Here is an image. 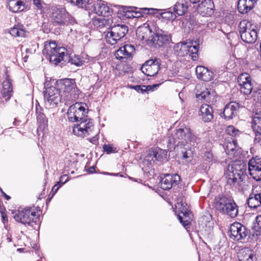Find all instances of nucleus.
I'll return each mask as SVG.
<instances>
[{
	"instance_id": "nucleus-1",
	"label": "nucleus",
	"mask_w": 261,
	"mask_h": 261,
	"mask_svg": "<svg viewBox=\"0 0 261 261\" xmlns=\"http://www.w3.org/2000/svg\"><path fill=\"white\" fill-rule=\"evenodd\" d=\"M227 184L230 186L242 188L245 180L248 177L246 174V166L240 161L229 164L225 173Z\"/></svg>"
},
{
	"instance_id": "nucleus-2",
	"label": "nucleus",
	"mask_w": 261,
	"mask_h": 261,
	"mask_svg": "<svg viewBox=\"0 0 261 261\" xmlns=\"http://www.w3.org/2000/svg\"><path fill=\"white\" fill-rule=\"evenodd\" d=\"M41 213L40 207L35 205L19 207L12 212L13 218L16 222L28 226H33L34 223L37 224Z\"/></svg>"
},
{
	"instance_id": "nucleus-3",
	"label": "nucleus",
	"mask_w": 261,
	"mask_h": 261,
	"mask_svg": "<svg viewBox=\"0 0 261 261\" xmlns=\"http://www.w3.org/2000/svg\"><path fill=\"white\" fill-rule=\"evenodd\" d=\"M56 86L60 91L65 105L75 101L79 97L80 90L74 79H63L57 81Z\"/></svg>"
},
{
	"instance_id": "nucleus-4",
	"label": "nucleus",
	"mask_w": 261,
	"mask_h": 261,
	"mask_svg": "<svg viewBox=\"0 0 261 261\" xmlns=\"http://www.w3.org/2000/svg\"><path fill=\"white\" fill-rule=\"evenodd\" d=\"M42 51L44 55L49 57L50 62L56 65L67 57V49L64 47L58 46L55 41H45Z\"/></svg>"
},
{
	"instance_id": "nucleus-5",
	"label": "nucleus",
	"mask_w": 261,
	"mask_h": 261,
	"mask_svg": "<svg viewBox=\"0 0 261 261\" xmlns=\"http://www.w3.org/2000/svg\"><path fill=\"white\" fill-rule=\"evenodd\" d=\"M215 208L231 218L236 217L238 214V207L234 200L223 195H218L215 198L214 203Z\"/></svg>"
},
{
	"instance_id": "nucleus-6",
	"label": "nucleus",
	"mask_w": 261,
	"mask_h": 261,
	"mask_svg": "<svg viewBox=\"0 0 261 261\" xmlns=\"http://www.w3.org/2000/svg\"><path fill=\"white\" fill-rule=\"evenodd\" d=\"M239 30L242 40L247 43H254L257 38V27L247 19L241 20Z\"/></svg>"
},
{
	"instance_id": "nucleus-7",
	"label": "nucleus",
	"mask_w": 261,
	"mask_h": 261,
	"mask_svg": "<svg viewBox=\"0 0 261 261\" xmlns=\"http://www.w3.org/2000/svg\"><path fill=\"white\" fill-rule=\"evenodd\" d=\"M199 44L193 45L192 42H180L176 43L173 47L174 53L179 57L189 55L193 61L198 59Z\"/></svg>"
},
{
	"instance_id": "nucleus-8",
	"label": "nucleus",
	"mask_w": 261,
	"mask_h": 261,
	"mask_svg": "<svg viewBox=\"0 0 261 261\" xmlns=\"http://www.w3.org/2000/svg\"><path fill=\"white\" fill-rule=\"evenodd\" d=\"M86 105L81 102H76L69 107L67 112V116L71 122H76L87 120L88 111L85 108Z\"/></svg>"
},
{
	"instance_id": "nucleus-9",
	"label": "nucleus",
	"mask_w": 261,
	"mask_h": 261,
	"mask_svg": "<svg viewBox=\"0 0 261 261\" xmlns=\"http://www.w3.org/2000/svg\"><path fill=\"white\" fill-rule=\"evenodd\" d=\"M72 130L74 135L80 137L93 136L97 134L93 123L88 120L82 121L80 124L74 125Z\"/></svg>"
},
{
	"instance_id": "nucleus-10",
	"label": "nucleus",
	"mask_w": 261,
	"mask_h": 261,
	"mask_svg": "<svg viewBox=\"0 0 261 261\" xmlns=\"http://www.w3.org/2000/svg\"><path fill=\"white\" fill-rule=\"evenodd\" d=\"M191 132L190 128L185 127V128H179L176 129L172 134L171 137L169 139L170 144L173 145L177 143L184 145L191 140Z\"/></svg>"
},
{
	"instance_id": "nucleus-11",
	"label": "nucleus",
	"mask_w": 261,
	"mask_h": 261,
	"mask_svg": "<svg viewBox=\"0 0 261 261\" xmlns=\"http://www.w3.org/2000/svg\"><path fill=\"white\" fill-rule=\"evenodd\" d=\"M57 87H45L43 91L44 98L50 106H57L60 102L64 103L63 96Z\"/></svg>"
},
{
	"instance_id": "nucleus-12",
	"label": "nucleus",
	"mask_w": 261,
	"mask_h": 261,
	"mask_svg": "<svg viewBox=\"0 0 261 261\" xmlns=\"http://www.w3.org/2000/svg\"><path fill=\"white\" fill-rule=\"evenodd\" d=\"M239 89L240 92L244 95H249L253 90V83L249 74L244 72L240 74L237 79Z\"/></svg>"
},
{
	"instance_id": "nucleus-13",
	"label": "nucleus",
	"mask_w": 261,
	"mask_h": 261,
	"mask_svg": "<svg viewBox=\"0 0 261 261\" xmlns=\"http://www.w3.org/2000/svg\"><path fill=\"white\" fill-rule=\"evenodd\" d=\"M195 90L196 96L199 99L204 100L208 103H212L216 101V93L211 89H207L204 85H197Z\"/></svg>"
},
{
	"instance_id": "nucleus-14",
	"label": "nucleus",
	"mask_w": 261,
	"mask_h": 261,
	"mask_svg": "<svg viewBox=\"0 0 261 261\" xmlns=\"http://www.w3.org/2000/svg\"><path fill=\"white\" fill-rule=\"evenodd\" d=\"M229 232V237L235 241L245 239L248 233L246 227L238 222H235L230 225Z\"/></svg>"
},
{
	"instance_id": "nucleus-15",
	"label": "nucleus",
	"mask_w": 261,
	"mask_h": 261,
	"mask_svg": "<svg viewBox=\"0 0 261 261\" xmlns=\"http://www.w3.org/2000/svg\"><path fill=\"white\" fill-rule=\"evenodd\" d=\"M161 66L160 59L155 58L146 61L141 67V70L143 73L148 76H152L155 75L159 71Z\"/></svg>"
},
{
	"instance_id": "nucleus-16",
	"label": "nucleus",
	"mask_w": 261,
	"mask_h": 261,
	"mask_svg": "<svg viewBox=\"0 0 261 261\" xmlns=\"http://www.w3.org/2000/svg\"><path fill=\"white\" fill-rule=\"evenodd\" d=\"M135 51V48L133 45L126 44L116 50L115 56L117 59L125 62L127 60L132 59Z\"/></svg>"
},
{
	"instance_id": "nucleus-17",
	"label": "nucleus",
	"mask_w": 261,
	"mask_h": 261,
	"mask_svg": "<svg viewBox=\"0 0 261 261\" xmlns=\"http://www.w3.org/2000/svg\"><path fill=\"white\" fill-rule=\"evenodd\" d=\"M180 180V177L177 174H166L160 181L161 188L164 190H169L177 185Z\"/></svg>"
},
{
	"instance_id": "nucleus-18",
	"label": "nucleus",
	"mask_w": 261,
	"mask_h": 261,
	"mask_svg": "<svg viewBox=\"0 0 261 261\" xmlns=\"http://www.w3.org/2000/svg\"><path fill=\"white\" fill-rule=\"evenodd\" d=\"M250 175L256 181L261 180V159L252 158L248 162Z\"/></svg>"
},
{
	"instance_id": "nucleus-19",
	"label": "nucleus",
	"mask_w": 261,
	"mask_h": 261,
	"mask_svg": "<svg viewBox=\"0 0 261 261\" xmlns=\"http://www.w3.org/2000/svg\"><path fill=\"white\" fill-rule=\"evenodd\" d=\"M248 206L252 209H256L261 206V190L260 187L253 188L247 199Z\"/></svg>"
},
{
	"instance_id": "nucleus-20",
	"label": "nucleus",
	"mask_w": 261,
	"mask_h": 261,
	"mask_svg": "<svg viewBox=\"0 0 261 261\" xmlns=\"http://www.w3.org/2000/svg\"><path fill=\"white\" fill-rule=\"evenodd\" d=\"M240 104L235 101H230L223 109V115L225 119L230 120L238 115Z\"/></svg>"
},
{
	"instance_id": "nucleus-21",
	"label": "nucleus",
	"mask_w": 261,
	"mask_h": 261,
	"mask_svg": "<svg viewBox=\"0 0 261 261\" xmlns=\"http://www.w3.org/2000/svg\"><path fill=\"white\" fill-rule=\"evenodd\" d=\"M177 210L178 212V218L182 225L185 227L190 225L192 220L190 211L186 206H183L182 203H178Z\"/></svg>"
},
{
	"instance_id": "nucleus-22",
	"label": "nucleus",
	"mask_w": 261,
	"mask_h": 261,
	"mask_svg": "<svg viewBox=\"0 0 261 261\" xmlns=\"http://www.w3.org/2000/svg\"><path fill=\"white\" fill-rule=\"evenodd\" d=\"M92 8L95 13L103 17H109L113 13V10L103 1H93Z\"/></svg>"
},
{
	"instance_id": "nucleus-23",
	"label": "nucleus",
	"mask_w": 261,
	"mask_h": 261,
	"mask_svg": "<svg viewBox=\"0 0 261 261\" xmlns=\"http://www.w3.org/2000/svg\"><path fill=\"white\" fill-rule=\"evenodd\" d=\"M6 78L2 84V88L1 93L3 98H5L6 101H8L10 99L13 95V88L12 84V81L10 76L7 73V72H6Z\"/></svg>"
},
{
	"instance_id": "nucleus-24",
	"label": "nucleus",
	"mask_w": 261,
	"mask_h": 261,
	"mask_svg": "<svg viewBox=\"0 0 261 261\" xmlns=\"http://www.w3.org/2000/svg\"><path fill=\"white\" fill-rule=\"evenodd\" d=\"M214 113L213 108L210 105L203 103L199 108L198 116L200 119L204 122H209L214 118Z\"/></svg>"
},
{
	"instance_id": "nucleus-25",
	"label": "nucleus",
	"mask_w": 261,
	"mask_h": 261,
	"mask_svg": "<svg viewBox=\"0 0 261 261\" xmlns=\"http://www.w3.org/2000/svg\"><path fill=\"white\" fill-rule=\"evenodd\" d=\"M153 35H154V32L149 28L148 24H144L143 26L139 27L136 31V36L138 39L145 42H151Z\"/></svg>"
},
{
	"instance_id": "nucleus-26",
	"label": "nucleus",
	"mask_w": 261,
	"mask_h": 261,
	"mask_svg": "<svg viewBox=\"0 0 261 261\" xmlns=\"http://www.w3.org/2000/svg\"><path fill=\"white\" fill-rule=\"evenodd\" d=\"M197 10L202 16H211L214 12V4L211 0H204L198 5Z\"/></svg>"
},
{
	"instance_id": "nucleus-27",
	"label": "nucleus",
	"mask_w": 261,
	"mask_h": 261,
	"mask_svg": "<svg viewBox=\"0 0 261 261\" xmlns=\"http://www.w3.org/2000/svg\"><path fill=\"white\" fill-rule=\"evenodd\" d=\"M256 2L257 0H239L237 4L238 12L242 14H248L253 9Z\"/></svg>"
},
{
	"instance_id": "nucleus-28",
	"label": "nucleus",
	"mask_w": 261,
	"mask_h": 261,
	"mask_svg": "<svg viewBox=\"0 0 261 261\" xmlns=\"http://www.w3.org/2000/svg\"><path fill=\"white\" fill-rule=\"evenodd\" d=\"M42 108L39 103L36 104V114L37 122L39 124L38 128L44 130L48 126V119L43 112Z\"/></svg>"
},
{
	"instance_id": "nucleus-29",
	"label": "nucleus",
	"mask_w": 261,
	"mask_h": 261,
	"mask_svg": "<svg viewBox=\"0 0 261 261\" xmlns=\"http://www.w3.org/2000/svg\"><path fill=\"white\" fill-rule=\"evenodd\" d=\"M68 15V14L65 9L56 8L53 9L51 18L55 22L59 24H63L65 23Z\"/></svg>"
},
{
	"instance_id": "nucleus-30",
	"label": "nucleus",
	"mask_w": 261,
	"mask_h": 261,
	"mask_svg": "<svg viewBox=\"0 0 261 261\" xmlns=\"http://www.w3.org/2000/svg\"><path fill=\"white\" fill-rule=\"evenodd\" d=\"M198 79L205 82H208L213 79V72L203 66H198L195 70Z\"/></svg>"
},
{
	"instance_id": "nucleus-31",
	"label": "nucleus",
	"mask_w": 261,
	"mask_h": 261,
	"mask_svg": "<svg viewBox=\"0 0 261 261\" xmlns=\"http://www.w3.org/2000/svg\"><path fill=\"white\" fill-rule=\"evenodd\" d=\"M239 261H255V256L252 251L248 247L240 249L238 252Z\"/></svg>"
},
{
	"instance_id": "nucleus-32",
	"label": "nucleus",
	"mask_w": 261,
	"mask_h": 261,
	"mask_svg": "<svg viewBox=\"0 0 261 261\" xmlns=\"http://www.w3.org/2000/svg\"><path fill=\"white\" fill-rule=\"evenodd\" d=\"M169 36L167 35L160 33L155 34L154 33V35L151 39V42L159 45V46H162L169 41Z\"/></svg>"
},
{
	"instance_id": "nucleus-33",
	"label": "nucleus",
	"mask_w": 261,
	"mask_h": 261,
	"mask_svg": "<svg viewBox=\"0 0 261 261\" xmlns=\"http://www.w3.org/2000/svg\"><path fill=\"white\" fill-rule=\"evenodd\" d=\"M148 155L150 156H152L155 159V160L163 162L166 159L167 151L165 149L156 147L155 148H151L149 150Z\"/></svg>"
},
{
	"instance_id": "nucleus-34",
	"label": "nucleus",
	"mask_w": 261,
	"mask_h": 261,
	"mask_svg": "<svg viewBox=\"0 0 261 261\" xmlns=\"http://www.w3.org/2000/svg\"><path fill=\"white\" fill-rule=\"evenodd\" d=\"M68 3H70L77 7L79 8L85 10H91L93 6V0H66Z\"/></svg>"
},
{
	"instance_id": "nucleus-35",
	"label": "nucleus",
	"mask_w": 261,
	"mask_h": 261,
	"mask_svg": "<svg viewBox=\"0 0 261 261\" xmlns=\"http://www.w3.org/2000/svg\"><path fill=\"white\" fill-rule=\"evenodd\" d=\"M8 6L10 11L16 13L25 9V4L21 0L8 1Z\"/></svg>"
},
{
	"instance_id": "nucleus-36",
	"label": "nucleus",
	"mask_w": 261,
	"mask_h": 261,
	"mask_svg": "<svg viewBox=\"0 0 261 261\" xmlns=\"http://www.w3.org/2000/svg\"><path fill=\"white\" fill-rule=\"evenodd\" d=\"M188 8V2L185 1H181L175 4L173 10L178 15L182 16L187 12Z\"/></svg>"
},
{
	"instance_id": "nucleus-37",
	"label": "nucleus",
	"mask_w": 261,
	"mask_h": 261,
	"mask_svg": "<svg viewBox=\"0 0 261 261\" xmlns=\"http://www.w3.org/2000/svg\"><path fill=\"white\" fill-rule=\"evenodd\" d=\"M111 31L113 32V34L119 36L120 38H122L125 36L128 32V28L124 24H114L113 27L111 28Z\"/></svg>"
},
{
	"instance_id": "nucleus-38",
	"label": "nucleus",
	"mask_w": 261,
	"mask_h": 261,
	"mask_svg": "<svg viewBox=\"0 0 261 261\" xmlns=\"http://www.w3.org/2000/svg\"><path fill=\"white\" fill-rule=\"evenodd\" d=\"M252 127L255 135L261 134V114H255L252 121Z\"/></svg>"
},
{
	"instance_id": "nucleus-39",
	"label": "nucleus",
	"mask_w": 261,
	"mask_h": 261,
	"mask_svg": "<svg viewBox=\"0 0 261 261\" xmlns=\"http://www.w3.org/2000/svg\"><path fill=\"white\" fill-rule=\"evenodd\" d=\"M159 85H137L133 87V88L137 91L138 92H141L143 94L149 91H153L154 89L159 87Z\"/></svg>"
},
{
	"instance_id": "nucleus-40",
	"label": "nucleus",
	"mask_w": 261,
	"mask_h": 261,
	"mask_svg": "<svg viewBox=\"0 0 261 261\" xmlns=\"http://www.w3.org/2000/svg\"><path fill=\"white\" fill-rule=\"evenodd\" d=\"M140 12H135V15H132L134 17H140L143 16V14H154L158 12V10L154 8H141Z\"/></svg>"
},
{
	"instance_id": "nucleus-41",
	"label": "nucleus",
	"mask_w": 261,
	"mask_h": 261,
	"mask_svg": "<svg viewBox=\"0 0 261 261\" xmlns=\"http://www.w3.org/2000/svg\"><path fill=\"white\" fill-rule=\"evenodd\" d=\"M121 38L116 35L113 34V32L110 30L106 35V42L111 45L116 44Z\"/></svg>"
},
{
	"instance_id": "nucleus-42",
	"label": "nucleus",
	"mask_w": 261,
	"mask_h": 261,
	"mask_svg": "<svg viewBox=\"0 0 261 261\" xmlns=\"http://www.w3.org/2000/svg\"><path fill=\"white\" fill-rule=\"evenodd\" d=\"M10 34L14 37H23L25 35V32L23 29L19 28L14 26L10 30Z\"/></svg>"
},
{
	"instance_id": "nucleus-43",
	"label": "nucleus",
	"mask_w": 261,
	"mask_h": 261,
	"mask_svg": "<svg viewBox=\"0 0 261 261\" xmlns=\"http://www.w3.org/2000/svg\"><path fill=\"white\" fill-rule=\"evenodd\" d=\"M204 161L207 163H216L218 161L216 156H215L212 151H206L204 154Z\"/></svg>"
},
{
	"instance_id": "nucleus-44",
	"label": "nucleus",
	"mask_w": 261,
	"mask_h": 261,
	"mask_svg": "<svg viewBox=\"0 0 261 261\" xmlns=\"http://www.w3.org/2000/svg\"><path fill=\"white\" fill-rule=\"evenodd\" d=\"M119 19V18L118 16L114 18L113 17H108V18H102L103 23H104V25L105 27L111 30V28L113 27L114 24H115V22H114V19Z\"/></svg>"
},
{
	"instance_id": "nucleus-45",
	"label": "nucleus",
	"mask_w": 261,
	"mask_h": 261,
	"mask_svg": "<svg viewBox=\"0 0 261 261\" xmlns=\"http://www.w3.org/2000/svg\"><path fill=\"white\" fill-rule=\"evenodd\" d=\"M237 140L234 139L232 141L228 142L225 146V151L227 154H230L231 152L234 151L237 147Z\"/></svg>"
},
{
	"instance_id": "nucleus-46",
	"label": "nucleus",
	"mask_w": 261,
	"mask_h": 261,
	"mask_svg": "<svg viewBox=\"0 0 261 261\" xmlns=\"http://www.w3.org/2000/svg\"><path fill=\"white\" fill-rule=\"evenodd\" d=\"M69 62H70L72 64H74L76 66H80L84 64V60L81 59L80 57L76 56L70 57L69 58Z\"/></svg>"
},
{
	"instance_id": "nucleus-47",
	"label": "nucleus",
	"mask_w": 261,
	"mask_h": 261,
	"mask_svg": "<svg viewBox=\"0 0 261 261\" xmlns=\"http://www.w3.org/2000/svg\"><path fill=\"white\" fill-rule=\"evenodd\" d=\"M226 132L228 135L232 137H236L239 135L240 133V132L236 129L233 125L228 126L226 129Z\"/></svg>"
},
{
	"instance_id": "nucleus-48",
	"label": "nucleus",
	"mask_w": 261,
	"mask_h": 261,
	"mask_svg": "<svg viewBox=\"0 0 261 261\" xmlns=\"http://www.w3.org/2000/svg\"><path fill=\"white\" fill-rule=\"evenodd\" d=\"M0 214L2 217V222L5 224L8 223V217L7 210L4 205L0 204Z\"/></svg>"
},
{
	"instance_id": "nucleus-49",
	"label": "nucleus",
	"mask_w": 261,
	"mask_h": 261,
	"mask_svg": "<svg viewBox=\"0 0 261 261\" xmlns=\"http://www.w3.org/2000/svg\"><path fill=\"white\" fill-rule=\"evenodd\" d=\"M103 152L107 154H110L112 153H116L117 152V148L114 147L112 144H104L102 146Z\"/></svg>"
},
{
	"instance_id": "nucleus-50",
	"label": "nucleus",
	"mask_w": 261,
	"mask_h": 261,
	"mask_svg": "<svg viewBox=\"0 0 261 261\" xmlns=\"http://www.w3.org/2000/svg\"><path fill=\"white\" fill-rule=\"evenodd\" d=\"M122 65L123 68L122 69L121 71L123 73H131L133 72V67L130 64L125 63L123 64Z\"/></svg>"
},
{
	"instance_id": "nucleus-51",
	"label": "nucleus",
	"mask_w": 261,
	"mask_h": 261,
	"mask_svg": "<svg viewBox=\"0 0 261 261\" xmlns=\"http://www.w3.org/2000/svg\"><path fill=\"white\" fill-rule=\"evenodd\" d=\"M98 132H97V134L95 135H93V136H90V138H88V140L92 143L93 144L96 145L98 142V137H97Z\"/></svg>"
},
{
	"instance_id": "nucleus-52",
	"label": "nucleus",
	"mask_w": 261,
	"mask_h": 261,
	"mask_svg": "<svg viewBox=\"0 0 261 261\" xmlns=\"http://www.w3.org/2000/svg\"><path fill=\"white\" fill-rule=\"evenodd\" d=\"M94 23L95 25H96L98 28H99L105 27V25H104V23H103L102 18L95 19L94 21Z\"/></svg>"
},
{
	"instance_id": "nucleus-53",
	"label": "nucleus",
	"mask_w": 261,
	"mask_h": 261,
	"mask_svg": "<svg viewBox=\"0 0 261 261\" xmlns=\"http://www.w3.org/2000/svg\"><path fill=\"white\" fill-rule=\"evenodd\" d=\"M161 16L163 18H165L167 19H172L173 18V14L170 12H166L163 13H162Z\"/></svg>"
},
{
	"instance_id": "nucleus-54",
	"label": "nucleus",
	"mask_w": 261,
	"mask_h": 261,
	"mask_svg": "<svg viewBox=\"0 0 261 261\" xmlns=\"http://www.w3.org/2000/svg\"><path fill=\"white\" fill-rule=\"evenodd\" d=\"M62 186V184H60V182H57L52 188L51 192L52 193H54L55 194L56 192L58 191L59 189Z\"/></svg>"
},
{
	"instance_id": "nucleus-55",
	"label": "nucleus",
	"mask_w": 261,
	"mask_h": 261,
	"mask_svg": "<svg viewBox=\"0 0 261 261\" xmlns=\"http://www.w3.org/2000/svg\"><path fill=\"white\" fill-rule=\"evenodd\" d=\"M68 180V177L66 175H63L60 178V180L58 182L62 184V186Z\"/></svg>"
},
{
	"instance_id": "nucleus-56",
	"label": "nucleus",
	"mask_w": 261,
	"mask_h": 261,
	"mask_svg": "<svg viewBox=\"0 0 261 261\" xmlns=\"http://www.w3.org/2000/svg\"><path fill=\"white\" fill-rule=\"evenodd\" d=\"M41 2L42 0H33L34 5L40 10H41L43 8Z\"/></svg>"
},
{
	"instance_id": "nucleus-57",
	"label": "nucleus",
	"mask_w": 261,
	"mask_h": 261,
	"mask_svg": "<svg viewBox=\"0 0 261 261\" xmlns=\"http://www.w3.org/2000/svg\"><path fill=\"white\" fill-rule=\"evenodd\" d=\"M254 142L261 145V134H257L255 135Z\"/></svg>"
},
{
	"instance_id": "nucleus-58",
	"label": "nucleus",
	"mask_w": 261,
	"mask_h": 261,
	"mask_svg": "<svg viewBox=\"0 0 261 261\" xmlns=\"http://www.w3.org/2000/svg\"><path fill=\"white\" fill-rule=\"evenodd\" d=\"M255 220L257 227L261 229V215L256 216Z\"/></svg>"
},
{
	"instance_id": "nucleus-59",
	"label": "nucleus",
	"mask_w": 261,
	"mask_h": 261,
	"mask_svg": "<svg viewBox=\"0 0 261 261\" xmlns=\"http://www.w3.org/2000/svg\"><path fill=\"white\" fill-rule=\"evenodd\" d=\"M95 168L96 167L94 166H91L88 168L87 171L90 173H93L95 172Z\"/></svg>"
},
{
	"instance_id": "nucleus-60",
	"label": "nucleus",
	"mask_w": 261,
	"mask_h": 261,
	"mask_svg": "<svg viewBox=\"0 0 261 261\" xmlns=\"http://www.w3.org/2000/svg\"><path fill=\"white\" fill-rule=\"evenodd\" d=\"M54 193H52L51 192L50 193V194H49L48 195V198H47L46 199V204L47 205L48 204V203L50 202L51 199H52V198L53 197V196H54Z\"/></svg>"
},
{
	"instance_id": "nucleus-61",
	"label": "nucleus",
	"mask_w": 261,
	"mask_h": 261,
	"mask_svg": "<svg viewBox=\"0 0 261 261\" xmlns=\"http://www.w3.org/2000/svg\"><path fill=\"white\" fill-rule=\"evenodd\" d=\"M188 154L189 153L187 151H182V157L184 159L189 158L190 156Z\"/></svg>"
},
{
	"instance_id": "nucleus-62",
	"label": "nucleus",
	"mask_w": 261,
	"mask_h": 261,
	"mask_svg": "<svg viewBox=\"0 0 261 261\" xmlns=\"http://www.w3.org/2000/svg\"><path fill=\"white\" fill-rule=\"evenodd\" d=\"M2 194L3 196L7 200H9L11 199V197L9 195H7L5 192L2 191Z\"/></svg>"
},
{
	"instance_id": "nucleus-63",
	"label": "nucleus",
	"mask_w": 261,
	"mask_h": 261,
	"mask_svg": "<svg viewBox=\"0 0 261 261\" xmlns=\"http://www.w3.org/2000/svg\"><path fill=\"white\" fill-rule=\"evenodd\" d=\"M190 2L193 4H196L199 2L198 0H190Z\"/></svg>"
},
{
	"instance_id": "nucleus-64",
	"label": "nucleus",
	"mask_w": 261,
	"mask_h": 261,
	"mask_svg": "<svg viewBox=\"0 0 261 261\" xmlns=\"http://www.w3.org/2000/svg\"><path fill=\"white\" fill-rule=\"evenodd\" d=\"M28 58V56L25 55L24 57H23V60L24 62H27V60Z\"/></svg>"
}]
</instances>
